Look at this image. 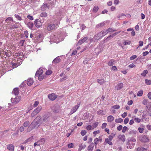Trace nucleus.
I'll list each match as a JSON object with an SVG mask.
<instances>
[{
	"mask_svg": "<svg viewBox=\"0 0 151 151\" xmlns=\"http://www.w3.org/2000/svg\"><path fill=\"white\" fill-rule=\"evenodd\" d=\"M41 119L40 116H37L28 127V129H29L32 128L31 129L35 127H39L42 123V122H40Z\"/></svg>",
	"mask_w": 151,
	"mask_h": 151,
	"instance_id": "obj_1",
	"label": "nucleus"
},
{
	"mask_svg": "<svg viewBox=\"0 0 151 151\" xmlns=\"http://www.w3.org/2000/svg\"><path fill=\"white\" fill-rule=\"evenodd\" d=\"M136 140L134 138H131L128 140V142L126 143L127 148H132L135 145Z\"/></svg>",
	"mask_w": 151,
	"mask_h": 151,
	"instance_id": "obj_2",
	"label": "nucleus"
},
{
	"mask_svg": "<svg viewBox=\"0 0 151 151\" xmlns=\"http://www.w3.org/2000/svg\"><path fill=\"white\" fill-rule=\"evenodd\" d=\"M50 116L48 114L44 115L42 118V123L45 124H49L50 122Z\"/></svg>",
	"mask_w": 151,
	"mask_h": 151,
	"instance_id": "obj_3",
	"label": "nucleus"
},
{
	"mask_svg": "<svg viewBox=\"0 0 151 151\" xmlns=\"http://www.w3.org/2000/svg\"><path fill=\"white\" fill-rule=\"evenodd\" d=\"M139 140L142 142H147L149 141L148 138L145 135H140L138 136Z\"/></svg>",
	"mask_w": 151,
	"mask_h": 151,
	"instance_id": "obj_4",
	"label": "nucleus"
},
{
	"mask_svg": "<svg viewBox=\"0 0 151 151\" xmlns=\"http://www.w3.org/2000/svg\"><path fill=\"white\" fill-rule=\"evenodd\" d=\"M20 98L19 96H17L14 99L12 98L11 100V101L13 104H15L19 101Z\"/></svg>",
	"mask_w": 151,
	"mask_h": 151,
	"instance_id": "obj_5",
	"label": "nucleus"
},
{
	"mask_svg": "<svg viewBox=\"0 0 151 151\" xmlns=\"http://www.w3.org/2000/svg\"><path fill=\"white\" fill-rule=\"evenodd\" d=\"M80 105V103L78 104L72 108L70 112V115H71L76 111L77 110L79 107Z\"/></svg>",
	"mask_w": 151,
	"mask_h": 151,
	"instance_id": "obj_6",
	"label": "nucleus"
},
{
	"mask_svg": "<svg viewBox=\"0 0 151 151\" xmlns=\"http://www.w3.org/2000/svg\"><path fill=\"white\" fill-rule=\"evenodd\" d=\"M34 24L36 27L40 28L42 26V23L40 20L39 19H36L34 21Z\"/></svg>",
	"mask_w": 151,
	"mask_h": 151,
	"instance_id": "obj_7",
	"label": "nucleus"
},
{
	"mask_svg": "<svg viewBox=\"0 0 151 151\" xmlns=\"http://www.w3.org/2000/svg\"><path fill=\"white\" fill-rule=\"evenodd\" d=\"M55 25V24H49L47 27L46 29L48 31H50L52 30L55 28V27H57V25Z\"/></svg>",
	"mask_w": 151,
	"mask_h": 151,
	"instance_id": "obj_8",
	"label": "nucleus"
},
{
	"mask_svg": "<svg viewBox=\"0 0 151 151\" xmlns=\"http://www.w3.org/2000/svg\"><path fill=\"white\" fill-rule=\"evenodd\" d=\"M103 37L102 33L101 31L96 35H95L94 36V37L95 40H99L101 38Z\"/></svg>",
	"mask_w": 151,
	"mask_h": 151,
	"instance_id": "obj_9",
	"label": "nucleus"
},
{
	"mask_svg": "<svg viewBox=\"0 0 151 151\" xmlns=\"http://www.w3.org/2000/svg\"><path fill=\"white\" fill-rule=\"evenodd\" d=\"M148 102V100L147 99H144L142 102V104L146 106V107L147 108H150L151 107V102L148 103V105H147V104Z\"/></svg>",
	"mask_w": 151,
	"mask_h": 151,
	"instance_id": "obj_10",
	"label": "nucleus"
},
{
	"mask_svg": "<svg viewBox=\"0 0 151 151\" xmlns=\"http://www.w3.org/2000/svg\"><path fill=\"white\" fill-rule=\"evenodd\" d=\"M25 23L29 29H32L34 26V24L33 22H27L26 21L25 22Z\"/></svg>",
	"mask_w": 151,
	"mask_h": 151,
	"instance_id": "obj_11",
	"label": "nucleus"
},
{
	"mask_svg": "<svg viewBox=\"0 0 151 151\" xmlns=\"http://www.w3.org/2000/svg\"><path fill=\"white\" fill-rule=\"evenodd\" d=\"M48 98L51 100L53 101L56 98L57 96L54 93H52L48 95Z\"/></svg>",
	"mask_w": 151,
	"mask_h": 151,
	"instance_id": "obj_12",
	"label": "nucleus"
},
{
	"mask_svg": "<svg viewBox=\"0 0 151 151\" xmlns=\"http://www.w3.org/2000/svg\"><path fill=\"white\" fill-rule=\"evenodd\" d=\"M88 38L87 37H86L81 40H79L77 43L78 45H80L84 42Z\"/></svg>",
	"mask_w": 151,
	"mask_h": 151,
	"instance_id": "obj_13",
	"label": "nucleus"
},
{
	"mask_svg": "<svg viewBox=\"0 0 151 151\" xmlns=\"http://www.w3.org/2000/svg\"><path fill=\"white\" fill-rule=\"evenodd\" d=\"M49 8V6L47 4H43L41 8V9L43 11L46 10Z\"/></svg>",
	"mask_w": 151,
	"mask_h": 151,
	"instance_id": "obj_14",
	"label": "nucleus"
},
{
	"mask_svg": "<svg viewBox=\"0 0 151 151\" xmlns=\"http://www.w3.org/2000/svg\"><path fill=\"white\" fill-rule=\"evenodd\" d=\"M123 87V83H122L118 84L115 86V89L116 90H119L121 89Z\"/></svg>",
	"mask_w": 151,
	"mask_h": 151,
	"instance_id": "obj_15",
	"label": "nucleus"
},
{
	"mask_svg": "<svg viewBox=\"0 0 151 151\" xmlns=\"http://www.w3.org/2000/svg\"><path fill=\"white\" fill-rule=\"evenodd\" d=\"M19 93L18 88H15L12 91V94H14L15 96H17L18 95Z\"/></svg>",
	"mask_w": 151,
	"mask_h": 151,
	"instance_id": "obj_16",
	"label": "nucleus"
},
{
	"mask_svg": "<svg viewBox=\"0 0 151 151\" xmlns=\"http://www.w3.org/2000/svg\"><path fill=\"white\" fill-rule=\"evenodd\" d=\"M94 147V144L92 142L91 143L88 148V151H92Z\"/></svg>",
	"mask_w": 151,
	"mask_h": 151,
	"instance_id": "obj_17",
	"label": "nucleus"
},
{
	"mask_svg": "<svg viewBox=\"0 0 151 151\" xmlns=\"http://www.w3.org/2000/svg\"><path fill=\"white\" fill-rule=\"evenodd\" d=\"M7 148L10 151H14V147L12 144H9L8 145Z\"/></svg>",
	"mask_w": 151,
	"mask_h": 151,
	"instance_id": "obj_18",
	"label": "nucleus"
},
{
	"mask_svg": "<svg viewBox=\"0 0 151 151\" xmlns=\"http://www.w3.org/2000/svg\"><path fill=\"white\" fill-rule=\"evenodd\" d=\"M43 70L41 68H40L36 72L35 74V76H37L40 75L42 74L43 73Z\"/></svg>",
	"mask_w": 151,
	"mask_h": 151,
	"instance_id": "obj_19",
	"label": "nucleus"
},
{
	"mask_svg": "<svg viewBox=\"0 0 151 151\" xmlns=\"http://www.w3.org/2000/svg\"><path fill=\"white\" fill-rule=\"evenodd\" d=\"M33 83V79L31 78H29L27 81V83L28 86L32 85Z\"/></svg>",
	"mask_w": 151,
	"mask_h": 151,
	"instance_id": "obj_20",
	"label": "nucleus"
},
{
	"mask_svg": "<svg viewBox=\"0 0 151 151\" xmlns=\"http://www.w3.org/2000/svg\"><path fill=\"white\" fill-rule=\"evenodd\" d=\"M45 138H42L40 139L39 141H37V143H38L40 145L44 144L45 142Z\"/></svg>",
	"mask_w": 151,
	"mask_h": 151,
	"instance_id": "obj_21",
	"label": "nucleus"
},
{
	"mask_svg": "<svg viewBox=\"0 0 151 151\" xmlns=\"http://www.w3.org/2000/svg\"><path fill=\"white\" fill-rule=\"evenodd\" d=\"M107 120L108 122H111L113 121L114 117L113 116L110 115L107 117Z\"/></svg>",
	"mask_w": 151,
	"mask_h": 151,
	"instance_id": "obj_22",
	"label": "nucleus"
},
{
	"mask_svg": "<svg viewBox=\"0 0 151 151\" xmlns=\"http://www.w3.org/2000/svg\"><path fill=\"white\" fill-rule=\"evenodd\" d=\"M59 56L55 58L53 61L52 63H57L60 61V59L59 58Z\"/></svg>",
	"mask_w": 151,
	"mask_h": 151,
	"instance_id": "obj_23",
	"label": "nucleus"
},
{
	"mask_svg": "<svg viewBox=\"0 0 151 151\" xmlns=\"http://www.w3.org/2000/svg\"><path fill=\"white\" fill-rule=\"evenodd\" d=\"M118 138L119 139L124 142L125 140V138L124 135H120L118 136Z\"/></svg>",
	"mask_w": 151,
	"mask_h": 151,
	"instance_id": "obj_24",
	"label": "nucleus"
},
{
	"mask_svg": "<svg viewBox=\"0 0 151 151\" xmlns=\"http://www.w3.org/2000/svg\"><path fill=\"white\" fill-rule=\"evenodd\" d=\"M42 109V107L41 106H39L34 111L37 114Z\"/></svg>",
	"mask_w": 151,
	"mask_h": 151,
	"instance_id": "obj_25",
	"label": "nucleus"
},
{
	"mask_svg": "<svg viewBox=\"0 0 151 151\" xmlns=\"http://www.w3.org/2000/svg\"><path fill=\"white\" fill-rule=\"evenodd\" d=\"M35 78H36L37 77H38L37 78L38 80L40 81L42 80L44 78V75H43L42 74L41 75H40L37 76H35Z\"/></svg>",
	"mask_w": 151,
	"mask_h": 151,
	"instance_id": "obj_26",
	"label": "nucleus"
},
{
	"mask_svg": "<svg viewBox=\"0 0 151 151\" xmlns=\"http://www.w3.org/2000/svg\"><path fill=\"white\" fill-rule=\"evenodd\" d=\"M102 141V139H99L98 138H96L94 140V142L95 144L96 145H97L99 143V141L100 142H101Z\"/></svg>",
	"mask_w": 151,
	"mask_h": 151,
	"instance_id": "obj_27",
	"label": "nucleus"
},
{
	"mask_svg": "<svg viewBox=\"0 0 151 151\" xmlns=\"http://www.w3.org/2000/svg\"><path fill=\"white\" fill-rule=\"evenodd\" d=\"M40 16L42 17H46L47 16V14L46 12H43L40 14Z\"/></svg>",
	"mask_w": 151,
	"mask_h": 151,
	"instance_id": "obj_28",
	"label": "nucleus"
},
{
	"mask_svg": "<svg viewBox=\"0 0 151 151\" xmlns=\"http://www.w3.org/2000/svg\"><path fill=\"white\" fill-rule=\"evenodd\" d=\"M148 73V71L147 70H144L143 72L141 73V75L143 76H145L146 74Z\"/></svg>",
	"mask_w": 151,
	"mask_h": 151,
	"instance_id": "obj_29",
	"label": "nucleus"
},
{
	"mask_svg": "<svg viewBox=\"0 0 151 151\" xmlns=\"http://www.w3.org/2000/svg\"><path fill=\"white\" fill-rule=\"evenodd\" d=\"M143 93V91L142 90L139 91L137 93V95L138 96H142Z\"/></svg>",
	"mask_w": 151,
	"mask_h": 151,
	"instance_id": "obj_30",
	"label": "nucleus"
},
{
	"mask_svg": "<svg viewBox=\"0 0 151 151\" xmlns=\"http://www.w3.org/2000/svg\"><path fill=\"white\" fill-rule=\"evenodd\" d=\"M86 147V145L85 144L83 145H81L79 147L78 149V150L81 151V150L84 149Z\"/></svg>",
	"mask_w": 151,
	"mask_h": 151,
	"instance_id": "obj_31",
	"label": "nucleus"
},
{
	"mask_svg": "<svg viewBox=\"0 0 151 151\" xmlns=\"http://www.w3.org/2000/svg\"><path fill=\"white\" fill-rule=\"evenodd\" d=\"M123 121V119L121 118L116 119L115 120V122L116 123H119L122 122Z\"/></svg>",
	"mask_w": 151,
	"mask_h": 151,
	"instance_id": "obj_32",
	"label": "nucleus"
},
{
	"mask_svg": "<svg viewBox=\"0 0 151 151\" xmlns=\"http://www.w3.org/2000/svg\"><path fill=\"white\" fill-rule=\"evenodd\" d=\"M106 30L107 32V33L110 32H113L116 31V30L113 29L112 28H109L108 29H106Z\"/></svg>",
	"mask_w": 151,
	"mask_h": 151,
	"instance_id": "obj_33",
	"label": "nucleus"
},
{
	"mask_svg": "<svg viewBox=\"0 0 151 151\" xmlns=\"http://www.w3.org/2000/svg\"><path fill=\"white\" fill-rule=\"evenodd\" d=\"M30 122L28 121L25 122L23 124V126L25 127H28L29 124Z\"/></svg>",
	"mask_w": 151,
	"mask_h": 151,
	"instance_id": "obj_34",
	"label": "nucleus"
},
{
	"mask_svg": "<svg viewBox=\"0 0 151 151\" xmlns=\"http://www.w3.org/2000/svg\"><path fill=\"white\" fill-rule=\"evenodd\" d=\"M99 124V122H96L94 123L92 125V129H93L97 127Z\"/></svg>",
	"mask_w": 151,
	"mask_h": 151,
	"instance_id": "obj_35",
	"label": "nucleus"
},
{
	"mask_svg": "<svg viewBox=\"0 0 151 151\" xmlns=\"http://www.w3.org/2000/svg\"><path fill=\"white\" fill-rule=\"evenodd\" d=\"M105 23L104 22H103L102 23H99V24H97L96 27H102L105 25Z\"/></svg>",
	"mask_w": 151,
	"mask_h": 151,
	"instance_id": "obj_36",
	"label": "nucleus"
},
{
	"mask_svg": "<svg viewBox=\"0 0 151 151\" xmlns=\"http://www.w3.org/2000/svg\"><path fill=\"white\" fill-rule=\"evenodd\" d=\"M114 36H113V34L112 35H110L108 37H107L106 38L104 41L106 42L107 41H108L110 39V38H113L114 37Z\"/></svg>",
	"mask_w": 151,
	"mask_h": 151,
	"instance_id": "obj_37",
	"label": "nucleus"
},
{
	"mask_svg": "<svg viewBox=\"0 0 151 151\" xmlns=\"http://www.w3.org/2000/svg\"><path fill=\"white\" fill-rule=\"evenodd\" d=\"M97 114L99 115H102L104 114L103 110H100L97 112Z\"/></svg>",
	"mask_w": 151,
	"mask_h": 151,
	"instance_id": "obj_38",
	"label": "nucleus"
},
{
	"mask_svg": "<svg viewBox=\"0 0 151 151\" xmlns=\"http://www.w3.org/2000/svg\"><path fill=\"white\" fill-rule=\"evenodd\" d=\"M115 134L112 133L111 135H109V139L110 140H112L113 138L114 137Z\"/></svg>",
	"mask_w": 151,
	"mask_h": 151,
	"instance_id": "obj_39",
	"label": "nucleus"
},
{
	"mask_svg": "<svg viewBox=\"0 0 151 151\" xmlns=\"http://www.w3.org/2000/svg\"><path fill=\"white\" fill-rule=\"evenodd\" d=\"M98 7L97 6H95L93 9V12L96 13L98 11Z\"/></svg>",
	"mask_w": 151,
	"mask_h": 151,
	"instance_id": "obj_40",
	"label": "nucleus"
},
{
	"mask_svg": "<svg viewBox=\"0 0 151 151\" xmlns=\"http://www.w3.org/2000/svg\"><path fill=\"white\" fill-rule=\"evenodd\" d=\"M105 142L108 144L110 145H112V142L110 141V140H109V139L108 138H106L105 139Z\"/></svg>",
	"mask_w": 151,
	"mask_h": 151,
	"instance_id": "obj_41",
	"label": "nucleus"
},
{
	"mask_svg": "<svg viewBox=\"0 0 151 151\" xmlns=\"http://www.w3.org/2000/svg\"><path fill=\"white\" fill-rule=\"evenodd\" d=\"M145 83L147 85H150L151 84V81L150 80L146 79L145 80Z\"/></svg>",
	"mask_w": 151,
	"mask_h": 151,
	"instance_id": "obj_42",
	"label": "nucleus"
},
{
	"mask_svg": "<svg viewBox=\"0 0 151 151\" xmlns=\"http://www.w3.org/2000/svg\"><path fill=\"white\" fill-rule=\"evenodd\" d=\"M98 82L100 84H103L104 83V80L103 79H98Z\"/></svg>",
	"mask_w": 151,
	"mask_h": 151,
	"instance_id": "obj_43",
	"label": "nucleus"
},
{
	"mask_svg": "<svg viewBox=\"0 0 151 151\" xmlns=\"http://www.w3.org/2000/svg\"><path fill=\"white\" fill-rule=\"evenodd\" d=\"M114 62V61L113 60H111L108 63V64L109 66L113 65Z\"/></svg>",
	"mask_w": 151,
	"mask_h": 151,
	"instance_id": "obj_44",
	"label": "nucleus"
},
{
	"mask_svg": "<svg viewBox=\"0 0 151 151\" xmlns=\"http://www.w3.org/2000/svg\"><path fill=\"white\" fill-rule=\"evenodd\" d=\"M146 150V149L143 147H138L137 149V151H143Z\"/></svg>",
	"mask_w": 151,
	"mask_h": 151,
	"instance_id": "obj_45",
	"label": "nucleus"
},
{
	"mask_svg": "<svg viewBox=\"0 0 151 151\" xmlns=\"http://www.w3.org/2000/svg\"><path fill=\"white\" fill-rule=\"evenodd\" d=\"M101 32L102 33L103 37L105 35H106L108 33L106 31V30L105 29H104L102 30V31H101Z\"/></svg>",
	"mask_w": 151,
	"mask_h": 151,
	"instance_id": "obj_46",
	"label": "nucleus"
},
{
	"mask_svg": "<svg viewBox=\"0 0 151 151\" xmlns=\"http://www.w3.org/2000/svg\"><path fill=\"white\" fill-rule=\"evenodd\" d=\"M13 21V19L12 17H9L7 18L5 20V21L7 22L8 23H9L8 21Z\"/></svg>",
	"mask_w": 151,
	"mask_h": 151,
	"instance_id": "obj_47",
	"label": "nucleus"
},
{
	"mask_svg": "<svg viewBox=\"0 0 151 151\" xmlns=\"http://www.w3.org/2000/svg\"><path fill=\"white\" fill-rule=\"evenodd\" d=\"M15 17L19 20H22L21 17L19 15L15 14L14 15Z\"/></svg>",
	"mask_w": 151,
	"mask_h": 151,
	"instance_id": "obj_48",
	"label": "nucleus"
},
{
	"mask_svg": "<svg viewBox=\"0 0 151 151\" xmlns=\"http://www.w3.org/2000/svg\"><path fill=\"white\" fill-rule=\"evenodd\" d=\"M25 41V40H21L19 42V44L21 46H22L24 43Z\"/></svg>",
	"mask_w": 151,
	"mask_h": 151,
	"instance_id": "obj_49",
	"label": "nucleus"
},
{
	"mask_svg": "<svg viewBox=\"0 0 151 151\" xmlns=\"http://www.w3.org/2000/svg\"><path fill=\"white\" fill-rule=\"evenodd\" d=\"M134 120L137 123H139L141 121V119L138 118H134Z\"/></svg>",
	"mask_w": 151,
	"mask_h": 151,
	"instance_id": "obj_50",
	"label": "nucleus"
},
{
	"mask_svg": "<svg viewBox=\"0 0 151 151\" xmlns=\"http://www.w3.org/2000/svg\"><path fill=\"white\" fill-rule=\"evenodd\" d=\"M3 53L5 55H6V56L9 57L10 56V55L9 54V53L8 52L4 51Z\"/></svg>",
	"mask_w": 151,
	"mask_h": 151,
	"instance_id": "obj_51",
	"label": "nucleus"
},
{
	"mask_svg": "<svg viewBox=\"0 0 151 151\" xmlns=\"http://www.w3.org/2000/svg\"><path fill=\"white\" fill-rule=\"evenodd\" d=\"M137 57V56L136 55H133L130 58L131 60H132L135 59Z\"/></svg>",
	"mask_w": 151,
	"mask_h": 151,
	"instance_id": "obj_52",
	"label": "nucleus"
},
{
	"mask_svg": "<svg viewBox=\"0 0 151 151\" xmlns=\"http://www.w3.org/2000/svg\"><path fill=\"white\" fill-rule=\"evenodd\" d=\"M129 121V119L128 118H126L124 120V123L125 124H127Z\"/></svg>",
	"mask_w": 151,
	"mask_h": 151,
	"instance_id": "obj_53",
	"label": "nucleus"
},
{
	"mask_svg": "<svg viewBox=\"0 0 151 151\" xmlns=\"http://www.w3.org/2000/svg\"><path fill=\"white\" fill-rule=\"evenodd\" d=\"M139 45L137 48L138 47H140L142 46L143 45V41H140L139 42Z\"/></svg>",
	"mask_w": 151,
	"mask_h": 151,
	"instance_id": "obj_54",
	"label": "nucleus"
},
{
	"mask_svg": "<svg viewBox=\"0 0 151 151\" xmlns=\"http://www.w3.org/2000/svg\"><path fill=\"white\" fill-rule=\"evenodd\" d=\"M27 17L30 20H32L33 19V16H31L30 15H29L27 16Z\"/></svg>",
	"mask_w": 151,
	"mask_h": 151,
	"instance_id": "obj_55",
	"label": "nucleus"
},
{
	"mask_svg": "<svg viewBox=\"0 0 151 151\" xmlns=\"http://www.w3.org/2000/svg\"><path fill=\"white\" fill-rule=\"evenodd\" d=\"M92 129V127L91 125H88L86 127V129L87 130H90Z\"/></svg>",
	"mask_w": 151,
	"mask_h": 151,
	"instance_id": "obj_56",
	"label": "nucleus"
},
{
	"mask_svg": "<svg viewBox=\"0 0 151 151\" xmlns=\"http://www.w3.org/2000/svg\"><path fill=\"white\" fill-rule=\"evenodd\" d=\"M106 125H107V124L106 123H103L102 124V126H101L102 128V129L105 128L106 127Z\"/></svg>",
	"mask_w": 151,
	"mask_h": 151,
	"instance_id": "obj_57",
	"label": "nucleus"
},
{
	"mask_svg": "<svg viewBox=\"0 0 151 151\" xmlns=\"http://www.w3.org/2000/svg\"><path fill=\"white\" fill-rule=\"evenodd\" d=\"M136 66L133 63H132L129 65L128 66V67L129 68H133L135 67Z\"/></svg>",
	"mask_w": 151,
	"mask_h": 151,
	"instance_id": "obj_58",
	"label": "nucleus"
},
{
	"mask_svg": "<svg viewBox=\"0 0 151 151\" xmlns=\"http://www.w3.org/2000/svg\"><path fill=\"white\" fill-rule=\"evenodd\" d=\"M18 133H14V134L12 135V137L13 138H14L15 136H17L18 134Z\"/></svg>",
	"mask_w": 151,
	"mask_h": 151,
	"instance_id": "obj_59",
	"label": "nucleus"
},
{
	"mask_svg": "<svg viewBox=\"0 0 151 151\" xmlns=\"http://www.w3.org/2000/svg\"><path fill=\"white\" fill-rule=\"evenodd\" d=\"M37 114V113L35 112L34 111H33L31 115V117H34L35 115Z\"/></svg>",
	"mask_w": 151,
	"mask_h": 151,
	"instance_id": "obj_60",
	"label": "nucleus"
},
{
	"mask_svg": "<svg viewBox=\"0 0 151 151\" xmlns=\"http://www.w3.org/2000/svg\"><path fill=\"white\" fill-rule=\"evenodd\" d=\"M122 128V126L121 125H120L117 127V129L119 131H120Z\"/></svg>",
	"mask_w": 151,
	"mask_h": 151,
	"instance_id": "obj_61",
	"label": "nucleus"
},
{
	"mask_svg": "<svg viewBox=\"0 0 151 151\" xmlns=\"http://www.w3.org/2000/svg\"><path fill=\"white\" fill-rule=\"evenodd\" d=\"M52 73V71L51 70H48L46 72V74L47 75H50Z\"/></svg>",
	"mask_w": 151,
	"mask_h": 151,
	"instance_id": "obj_62",
	"label": "nucleus"
},
{
	"mask_svg": "<svg viewBox=\"0 0 151 151\" xmlns=\"http://www.w3.org/2000/svg\"><path fill=\"white\" fill-rule=\"evenodd\" d=\"M127 115V113L126 112H124V113L122 114V116L123 118H124Z\"/></svg>",
	"mask_w": 151,
	"mask_h": 151,
	"instance_id": "obj_63",
	"label": "nucleus"
},
{
	"mask_svg": "<svg viewBox=\"0 0 151 151\" xmlns=\"http://www.w3.org/2000/svg\"><path fill=\"white\" fill-rule=\"evenodd\" d=\"M147 96L148 98L150 99H151V92H150L147 94Z\"/></svg>",
	"mask_w": 151,
	"mask_h": 151,
	"instance_id": "obj_64",
	"label": "nucleus"
}]
</instances>
